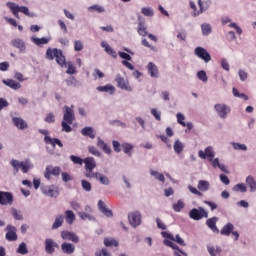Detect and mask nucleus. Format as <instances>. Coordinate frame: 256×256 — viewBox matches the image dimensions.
<instances>
[{
	"mask_svg": "<svg viewBox=\"0 0 256 256\" xmlns=\"http://www.w3.org/2000/svg\"><path fill=\"white\" fill-rule=\"evenodd\" d=\"M73 121H75V111H73V105L71 107L64 106V115L62 125V131L65 133H71L73 128L70 125H73Z\"/></svg>",
	"mask_w": 256,
	"mask_h": 256,
	"instance_id": "obj_1",
	"label": "nucleus"
},
{
	"mask_svg": "<svg viewBox=\"0 0 256 256\" xmlns=\"http://www.w3.org/2000/svg\"><path fill=\"white\" fill-rule=\"evenodd\" d=\"M6 7L10 9L11 13L14 15V17H16V19H19V13H23V15H26V17H30L32 19L33 17H37L35 13L29 11L27 6H19L15 2H6Z\"/></svg>",
	"mask_w": 256,
	"mask_h": 256,
	"instance_id": "obj_2",
	"label": "nucleus"
},
{
	"mask_svg": "<svg viewBox=\"0 0 256 256\" xmlns=\"http://www.w3.org/2000/svg\"><path fill=\"white\" fill-rule=\"evenodd\" d=\"M46 59H49V61L56 59V63L60 65V67L67 66V61L65 60V56L63 55V51L61 49L48 48L46 51Z\"/></svg>",
	"mask_w": 256,
	"mask_h": 256,
	"instance_id": "obj_3",
	"label": "nucleus"
},
{
	"mask_svg": "<svg viewBox=\"0 0 256 256\" xmlns=\"http://www.w3.org/2000/svg\"><path fill=\"white\" fill-rule=\"evenodd\" d=\"M10 165L14 167L16 173H19V169H22V173H29V170L33 169V163L31 160L19 162L18 160H12Z\"/></svg>",
	"mask_w": 256,
	"mask_h": 256,
	"instance_id": "obj_4",
	"label": "nucleus"
},
{
	"mask_svg": "<svg viewBox=\"0 0 256 256\" xmlns=\"http://www.w3.org/2000/svg\"><path fill=\"white\" fill-rule=\"evenodd\" d=\"M189 217L194 221H201V219H207V217H209V213L205 208L199 206L198 208H193L190 210Z\"/></svg>",
	"mask_w": 256,
	"mask_h": 256,
	"instance_id": "obj_5",
	"label": "nucleus"
},
{
	"mask_svg": "<svg viewBox=\"0 0 256 256\" xmlns=\"http://www.w3.org/2000/svg\"><path fill=\"white\" fill-rule=\"evenodd\" d=\"M84 165H85V177H87V179H91L92 175H95V172H93V169H95V167H97V162H95V158L93 157H87L84 158Z\"/></svg>",
	"mask_w": 256,
	"mask_h": 256,
	"instance_id": "obj_6",
	"label": "nucleus"
},
{
	"mask_svg": "<svg viewBox=\"0 0 256 256\" xmlns=\"http://www.w3.org/2000/svg\"><path fill=\"white\" fill-rule=\"evenodd\" d=\"M128 220L132 227H134V228L139 227V225H141V223H142L141 212L134 211V212L129 213Z\"/></svg>",
	"mask_w": 256,
	"mask_h": 256,
	"instance_id": "obj_7",
	"label": "nucleus"
},
{
	"mask_svg": "<svg viewBox=\"0 0 256 256\" xmlns=\"http://www.w3.org/2000/svg\"><path fill=\"white\" fill-rule=\"evenodd\" d=\"M214 109L217 115L220 117V119H227V115L231 113V108L226 104H216L214 106Z\"/></svg>",
	"mask_w": 256,
	"mask_h": 256,
	"instance_id": "obj_8",
	"label": "nucleus"
},
{
	"mask_svg": "<svg viewBox=\"0 0 256 256\" xmlns=\"http://www.w3.org/2000/svg\"><path fill=\"white\" fill-rule=\"evenodd\" d=\"M45 252L47 255H53L55 249H59V244L52 238H46L44 241Z\"/></svg>",
	"mask_w": 256,
	"mask_h": 256,
	"instance_id": "obj_9",
	"label": "nucleus"
},
{
	"mask_svg": "<svg viewBox=\"0 0 256 256\" xmlns=\"http://www.w3.org/2000/svg\"><path fill=\"white\" fill-rule=\"evenodd\" d=\"M194 53L196 56L199 57V59H202V61H204V63H209V61H211V54H209V52L207 51V49L198 46L195 48Z\"/></svg>",
	"mask_w": 256,
	"mask_h": 256,
	"instance_id": "obj_10",
	"label": "nucleus"
},
{
	"mask_svg": "<svg viewBox=\"0 0 256 256\" xmlns=\"http://www.w3.org/2000/svg\"><path fill=\"white\" fill-rule=\"evenodd\" d=\"M6 235L5 239L6 241H17L18 236H17V227L8 224L5 228Z\"/></svg>",
	"mask_w": 256,
	"mask_h": 256,
	"instance_id": "obj_11",
	"label": "nucleus"
},
{
	"mask_svg": "<svg viewBox=\"0 0 256 256\" xmlns=\"http://www.w3.org/2000/svg\"><path fill=\"white\" fill-rule=\"evenodd\" d=\"M41 191L43 195H46L47 197H59V187L55 185L44 186L41 188Z\"/></svg>",
	"mask_w": 256,
	"mask_h": 256,
	"instance_id": "obj_12",
	"label": "nucleus"
},
{
	"mask_svg": "<svg viewBox=\"0 0 256 256\" xmlns=\"http://www.w3.org/2000/svg\"><path fill=\"white\" fill-rule=\"evenodd\" d=\"M11 45L15 49H18L19 53H27V44L21 38H15L11 40Z\"/></svg>",
	"mask_w": 256,
	"mask_h": 256,
	"instance_id": "obj_13",
	"label": "nucleus"
},
{
	"mask_svg": "<svg viewBox=\"0 0 256 256\" xmlns=\"http://www.w3.org/2000/svg\"><path fill=\"white\" fill-rule=\"evenodd\" d=\"M14 201L13 193L0 191V205H11Z\"/></svg>",
	"mask_w": 256,
	"mask_h": 256,
	"instance_id": "obj_14",
	"label": "nucleus"
},
{
	"mask_svg": "<svg viewBox=\"0 0 256 256\" xmlns=\"http://www.w3.org/2000/svg\"><path fill=\"white\" fill-rule=\"evenodd\" d=\"M115 81L119 89H122L123 91H133V88H131L129 82L125 81V78H123L121 74L116 75Z\"/></svg>",
	"mask_w": 256,
	"mask_h": 256,
	"instance_id": "obj_15",
	"label": "nucleus"
},
{
	"mask_svg": "<svg viewBox=\"0 0 256 256\" xmlns=\"http://www.w3.org/2000/svg\"><path fill=\"white\" fill-rule=\"evenodd\" d=\"M61 238L63 241H72V243H79V236L74 232L64 230L61 232Z\"/></svg>",
	"mask_w": 256,
	"mask_h": 256,
	"instance_id": "obj_16",
	"label": "nucleus"
},
{
	"mask_svg": "<svg viewBox=\"0 0 256 256\" xmlns=\"http://www.w3.org/2000/svg\"><path fill=\"white\" fill-rule=\"evenodd\" d=\"M163 244L166 246V247H171V249L174 250V256H187V254L185 252H183V250H181L179 248V246H177V244H175L174 242H171L169 240H164L163 241Z\"/></svg>",
	"mask_w": 256,
	"mask_h": 256,
	"instance_id": "obj_17",
	"label": "nucleus"
},
{
	"mask_svg": "<svg viewBox=\"0 0 256 256\" xmlns=\"http://www.w3.org/2000/svg\"><path fill=\"white\" fill-rule=\"evenodd\" d=\"M91 179H96V181H99L101 185H110L111 180H109V177L105 176V174L95 172L91 175Z\"/></svg>",
	"mask_w": 256,
	"mask_h": 256,
	"instance_id": "obj_18",
	"label": "nucleus"
},
{
	"mask_svg": "<svg viewBox=\"0 0 256 256\" xmlns=\"http://www.w3.org/2000/svg\"><path fill=\"white\" fill-rule=\"evenodd\" d=\"M98 209L100 213L105 215V217H108V218L113 217V210L107 208V205L103 200L98 201Z\"/></svg>",
	"mask_w": 256,
	"mask_h": 256,
	"instance_id": "obj_19",
	"label": "nucleus"
},
{
	"mask_svg": "<svg viewBox=\"0 0 256 256\" xmlns=\"http://www.w3.org/2000/svg\"><path fill=\"white\" fill-rule=\"evenodd\" d=\"M61 251L65 255H73L75 253V245L69 242H64L61 244Z\"/></svg>",
	"mask_w": 256,
	"mask_h": 256,
	"instance_id": "obj_20",
	"label": "nucleus"
},
{
	"mask_svg": "<svg viewBox=\"0 0 256 256\" xmlns=\"http://www.w3.org/2000/svg\"><path fill=\"white\" fill-rule=\"evenodd\" d=\"M217 221H219V218L217 216L206 220L207 227H209V229H211L213 233H219V228H217Z\"/></svg>",
	"mask_w": 256,
	"mask_h": 256,
	"instance_id": "obj_21",
	"label": "nucleus"
},
{
	"mask_svg": "<svg viewBox=\"0 0 256 256\" xmlns=\"http://www.w3.org/2000/svg\"><path fill=\"white\" fill-rule=\"evenodd\" d=\"M148 73L150 74V77H153L154 79H157L159 77V68L155 63L149 62L147 65Z\"/></svg>",
	"mask_w": 256,
	"mask_h": 256,
	"instance_id": "obj_22",
	"label": "nucleus"
},
{
	"mask_svg": "<svg viewBox=\"0 0 256 256\" xmlns=\"http://www.w3.org/2000/svg\"><path fill=\"white\" fill-rule=\"evenodd\" d=\"M12 122L14 123L15 127H17V129H20V131H24V129L29 127L23 118L14 117Z\"/></svg>",
	"mask_w": 256,
	"mask_h": 256,
	"instance_id": "obj_23",
	"label": "nucleus"
},
{
	"mask_svg": "<svg viewBox=\"0 0 256 256\" xmlns=\"http://www.w3.org/2000/svg\"><path fill=\"white\" fill-rule=\"evenodd\" d=\"M198 5H199V10L196 12L194 11L192 13L193 17H198V15H201V13H203L204 11H207V9H209V2H202L201 0H198Z\"/></svg>",
	"mask_w": 256,
	"mask_h": 256,
	"instance_id": "obj_24",
	"label": "nucleus"
},
{
	"mask_svg": "<svg viewBox=\"0 0 256 256\" xmlns=\"http://www.w3.org/2000/svg\"><path fill=\"white\" fill-rule=\"evenodd\" d=\"M2 83L6 85L7 87H10V89H13L14 91L19 90L21 87V83L13 80V79H7V80H2Z\"/></svg>",
	"mask_w": 256,
	"mask_h": 256,
	"instance_id": "obj_25",
	"label": "nucleus"
},
{
	"mask_svg": "<svg viewBox=\"0 0 256 256\" xmlns=\"http://www.w3.org/2000/svg\"><path fill=\"white\" fill-rule=\"evenodd\" d=\"M81 135L84 137H89V139H95V130L91 126H86L81 130Z\"/></svg>",
	"mask_w": 256,
	"mask_h": 256,
	"instance_id": "obj_26",
	"label": "nucleus"
},
{
	"mask_svg": "<svg viewBox=\"0 0 256 256\" xmlns=\"http://www.w3.org/2000/svg\"><path fill=\"white\" fill-rule=\"evenodd\" d=\"M197 189L200 191V193H206L208 189H211V183L207 180H199Z\"/></svg>",
	"mask_w": 256,
	"mask_h": 256,
	"instance_id": "obj_27",
	"label": "nucleus"
},
{
	"mask_svg": "<svg viewBox=\"0 0 256 256\" xmlns=\"http://www.w3.org/2000/svg\"><path fill=\"white\" fill-rule=\"evenodd\" d=\"M44 142L46 145H52V147H55V145H58V147H63V142H61L59 138H51L50 136H46L44 138Z\"/></svg>",
	"mask_w": 256,
	"mask_h": 256,
	"instance_id": "obj_28",
	"label": "nucleus"
},
{
	"mask_svg": "<svg viewBox=\"0 0 256 256\" xmlns=\"http://www.w3.org/2000/svg\"><path fill=\"white\" fill-rule=\"evenodd\" d=\"M30 41L32 43H34V45H37L38 47H41V45H47V43H49V41H51V39L49 38H37L35 36L30 37Z\"/></svg>",
	"mask_w": 256,
	"mask_h": 256,
	"instance_id": "obj_29",
	"label": "nucleus"
},
{
	"mask_svg": "<svg viewBox=\"0 0 256 256\" xmlns=\"http://www.w3.org/2000/svg\"><path fill=\"white\" fill-rule=\"evenodd\" d=\"M138 34L141 35V37H147V27H145V22L141 20V16L138 17Z\"/></svg>",
	"mask_w": 256,
	"mask_h": 256,
	"instance_id": "obj_30",
	"label": "nucleus"
},
{
	"mask_svg": "<svg viewBox=\"0 0 256 256\" xmlns=\"http://www.w3.org/2000/svg\"><path fill=\"white\" fill-rule=\"evenodd\" d=\"M97 91L100 93H110V95H113L115 93V86L111 84H107L105 86H98Z\"/></svg>",
	"mask_w": 256,
	"mask_h": 256,
	"instance_id": "obj_31",
	"label": "nucleus"
},
{
	"mask_svg": "<svg viewBox=\"0 0 256 256\" xmlns=\"http://www.w3.org/2000/svg\"><path fill=\"white\" fill-rule=\"evenodd\" d=\"M121 147L125 155H128V157H133V153H131V151H133L134 148L133 144L129 142H124L121 144Z\"/></svg>",
	"mask_w": 256,
	"mask_h": 256,
	"instance_id": "obj_32",
	"label": "nucleus"
},
{
	"mask_svg": "<svg viewBox=\"0 0 256 256\" xmlns=\"http://www.w3.org/2000/svg\"><path fill=\"white\" fill-rule=\"evenodd\" d=\"M233 229H235V226H233L232 223H227L226 225L223 226L220 233L221 235H225L226 237H229V235L233 233Z\"/></svg>",
	"mask_w": 256,
	"mask_h": 256,
	"instance_id": "obj_33",
	"label": "nucleus"
},
{
	"mask_svg": "<svg viewBox=\"0 0 256 256\" xmlns=\"http://www.w3.org/2000/svg\"><path fill=\"white\" fill-rule=\"evenodd\" d=\"M65 221L68 223V225H73L75 222V213H73L72 210L65 211Z\"/></svg>",
	"mask_w": 256,
	"mask_h": 256,
	"instance_id": "obj_34",
	"label": "nucleus"
},
{
	"mask_svg": "<svg viewBox=\"0 0 256 256\" xmlns=\"http://www.w3.org/2000/svg\"><path fill=\"white\" fill-rule=\"evenodd\" d=\"M246 185H248V187H250L251 193H255V191H256V181H255V178H253V176H248L246 178Z\"/></svg>",
	"mask_w": 256,
	"mask_h": 256,
	"instance_id": "obj_35",
	"label": "nucleus"
},
{
	"mask_svg": "<svg viewBox=\"0 0 256 256\" xmlns=\"http://www.w3.org/2000/svg\"><path fill=\"white\" fill-rule=\"evenodd\" d=\"M201 31H202V35H204L205 37H207L208 35H211V32L213 31V28L211 27L210 24L208 23H203L201 25Z\"/></svg>",
	"mask_w": 256,
	"mask_h": 256,
	"instance_id": "obj_36",
	"label": "nucleus"
},
{
	"mask_svg": "<svg viewBox=\"0 0 256 256\" xmlns=\"http://www.w3.org/2000/svg\"><path fill=\"white\" fill-rule=\"evenodd\" d=\"M16 253H19V255H27V253H29L27 244L25 242L20 243L16 250Z\"/></svg>",
	"mask_w": 256,
	"mask_h": 256,
	"instance_id": "obj_37",
	"label": "nucleus"
},
{
	"mask_svg": "<svg viewBox=\"0 0 256 256\" xmlns=\"http://www.w3.org/2000/svg\"><path fill=\"white\" fill-rule=\"evenodd\" d=\"M105 247H119V242L113 238H104Z\"/></svg>",
	"mask_w": 256,
	"mask_h": 256,
	"instance_id": "obj_38",
	"label": "nucleus"
},
{
	"mask_svg": "<svg viewBox=\"0 0 256 256\" xmlns=\"http://www.w3.org/2000/svg\"><path fill=\"white\" fill-rule=\"evenodd\" d=\"M232 191H235V193H247V186L243 183L236 184Z\"/></svg>",
	"mask_w": 256,
	"mask_h": 256,
	"instance_id": "obj_39",
	"label": "nucleus"
},
{
	"mask_svg": "<svg viewBox=\"0 0 256 256\" xmlns=\"http://www.w3.org/2000/svg\"><path fill=\"white\" fill-rule=\"evenodd\" d=\"M172 208L176 213H181V210L185 209V203L183 200H178L177 203L173 204Z\"/></svg>",
	"mask_w": 256,
	"mask_h": 256,
	"instance_id": "obj_40",
	"label": "nucleus"
},
{
	"mask_svg": "<svg viewBox=\"0 0 256 256\" xmlns=\"http://www.w3.org/2000/svg\"><path fill=\"white\" fill-rule=\"evenodd\" d=\"M208 253L211 256H219L221 255V249L215 246H208L207 247Z\"/></svg>",
	"mask_w": 256,
	"mask_h": 256,
	"instance_id": "obj_41",
	"label": "nucleus"
},
{
	"mask_svg": "<svg viewBox=\"0 0 256 256\" xmlns=\"http://www.w3.org/2000/svg\"><path fill=\"white\" fill-rule=\"evenodd\" d=\"M204 153H206L208 161H213V159L215 158V152L213 151V147L211 146L206 147Z\"/></svg>",
	"mask_w": 256,
	"mask_h": 256,
	"instance_id": "obj_42",
	"label": "nucleus"
},
{
	"mask_svg": "<svg viewBox=\"0 0 256 256\" xmlns=\"http://www.w3.org/2000/svg\"><path fill=\"white\" fill-rule=\"evenodd\" d=\"M78 216L82 221H95V217L87 212H78Z\"/></svg>",
	"mask_w": 256,
	"mask_h": 256,
	"instance_id": "obj_43",
	"label": "nucleus"
},
{
	"mask_svg": "<svg viewBox=\"0 0 256 256\" xmlns=\"http://www.w3.org/2000/svg\"><path fill=\"white\" fill-rule=\"evenodd\" d=\"M64 218L63 215H59L55 218V221L52 225V229H59L63 225Z\"/></svg>",
	"mask_w": 256,
	"mask_h": 256,
	"instance_id": "obj_44",
	"label": "nucleus"
},
{
	"mask_svg": "<svg viewBox=\"0 0 256 256\" xmlns=\"http://www.w3.org/2000/svg\"><path fill=\"white\" fill-rule=\"evenodd\" d=\"M11 215L16 221H23V214L16 208L11 209Z\"/></svg>",
	"mask_w": 256,
	"mask_h": 256,
	"instance_id": "obj_45",
	"label": "nucleus"
},
{
	"mask_svg": "<svg viewBox=\"0 0 256 256\" xmlns=\"http://www.w3.org/2000/svg\"><path fill=\"white\" fill-rule=\"evenodd\" d=\"M231 145L235 151H247V145L241 144L239 142H232Z\"/></svg>",
	"mask_w": 256,
	"mask_h": 256,
	"instance_id": "obj_46",
	"label": "nucleus"
},
{
	"mask_svg": "<svg viewBox=\"0 0 256 256\" xmlns=\"http://www.w3.org/2000/svg\"><path fill=\"white\" fill-rule=\"evenodd\" d=\"M183 143L179 140H176L175 143H174V151L175 153H177L178 155L183 153Z\"/></svg>",
	"mask_w": 256,
	"mask_h": 256,
	"instance_id": "obj_47",
	"label": "nucleus"
},
{
	"mask_svg": "<svg viewBox=\"0 0 256 256\" xmlns=\"http://www.w3.org/2000/svg\"><path fill=\"white\" fill-rule=\"evenodd\" d=\"M150 174L152 175V177H155V179H157L158 181H161V183H165V176L155 170H151Z\"/></svg>",
	"mask_w": 256,
	"mask_h": 256,
	"instance_id": "obj_48",
	"label": "nucleus"
},
{
	"mask_svg": "<svg viewBox=\"0 0 256 256\" xmlns=\"http://www.w3.org/2000/svg\"><path fill=\"white\" fill-rule=\"evenodd\" d=\"M70 161H72V163H74V165H83L84 159H82L81 157L76 156V155H71Z\"/></svg>",
	"mask_w": 256,
	"mask_h": 256,
	"instance_id": "obj_49",
	"label": "nucleus"
},
{
	"mask_svg": "<svg viewBox=\"0 0 256 256\" xmlns=\"http://www.w3.org/2000/svg\"><path fill=\"white\" fill-rule=\"evenodd\" d=\"M197 77L200 81H203V83H207V72L205 70H200L197 72Z\"/></svg>",
	"mask_w": 256,
	"mask_h": 256,
	"instance_id": "obj_50",
	"label": "nucleus"
},
{
	"mask_svg": "<svg viewBox=\"0 0 256 256\" xmlns=\"http://www.w3.org/2000/svg\"><path fill=\"white\" fill-rule=\"evenodd\" d=\"M66 73L68 75H75V73H77V68L73 65V62H68V69Z\"/></svg>",
	"mask_w": 256,
	"mask_h": 256,
	"instance_id": "obj_51",
	"label": "nucleus"
},
{
	"mask_svg": "<svg viewBox=\"0 0 256 256\" xmlns=\"http://www.w3.org/2000/svg\"><path fill=\"white\" fill-rule=\"evenodd\" d=\"M82 189L89 193L92 189V186L89 181L87 180H81Z\"/></svg>",
	"mask_w": 256,
	"mask_h": 256,
	"instance_id": "obj_52",
	"label": "nucleus"
},
{
	"mask_svg": "<svg viewBox=\"0 0 256 256\" xmlns=\"http://www.w3.org/2000/svg\"><path fill=\"white\" fill-rule=\"evenodd\" d=\"M141 13L145 15V17H153L154 12L153 9L149 8V7H143L141 9Z\"/></svg>",
	"mask_w": 256,
	"mask_h": 256,
	"instance_id": "obj_53",
	"label": "nucleus"
},
{
	"mask_svg": "<svg viewBox=\"0 0 256 256\" xmlns=\"http://www.w3.org/2000/svg\"><path fill=\"white\" fill-rule=\"evenodd\" d=\"M173 241L175 243H177L178 245H181V247H185V240H183V238H181V236L179 234H177L173 240H171V243H173Z\"/></svg>",
	"mask_w": 256,
	"mask_h": 256,
	"instance_id": "obj_54",
	"label": "nucleus"
},
{
	"mask_svg": "<svg viewBox=\"0 0 256 256\" xmlns=\"http://www.w3.org/2000/svg\"><path fill=\"white\" fill-rule=\"evenodd\" d=\"M188 191L193 193V195H197L198 197H203V192L197 190V188L193 187L192 185H188Z\"/></svg>",
	"mask_w": 256,
	"mask_h": 256,
	"instance_id": "obj_55",
	"label": "nucleus"
},
{
	"mask_svg": "<svg viewBox=\"0 0 256 256\" xmlns=\"http://www.w3.org/2000/svg\"><path fill=\"white\" fill-rule=\"evenodd\" d=\"M161 235L164 238V241H172L175 239V236H173V234H171L167 231H162Z\"/></svg>",
	"mask_w": 256,
	"mask_h": 256,
	"instance_id": "obj_56",
	"label": "nucleus"
},
{
	"mask_svg": "<svg viewBox=\"0 0 256 256\" xmlns=\"http://www.w3.org/2000/svg\"><path fill=\"white\" fill-rule=\"evenodd\" d=\"M88 151L91 155H95V157H101L100 151L95 146H89Z\"/></svg>",
	"mask_w": 256,
	"mask_h": 256,
	"instance_id": "obj_57",
	"label": "nucleus"
},
{
	"mask_svg": "<svg viewBox=\"0 0 256 256\" xmlns=\"http://www.w3.org/2000/svg\"><path fill=\"white\" fill-rule=\"evenodd\" d=\"M151 115H153L156 121H161V111H158L157 108L151 109Z\"/></svg>",
	"mask_w": 256,
	"mask_h": 256,
	"instance_id": "obj_58",
	"label": "nucleus"
},
{
	"mask_svg": "<svg viewBox=\"0 0 256 256\" xmlns=\"http://www.w3.org/2000/svg\"><path fill=\"white\" fill-rule=\"evenodd\" d=\"M112 146H113V149L115 151V153H121V143H119V141L117 140H113L112 141Z\"/></svg>",
	"mask_w": 256,
	"mask_h": 256,
	"instance_id": "obj_59",
	"label": "nucleus"
},
{
	"mask_svg": "<svg viewBox=\"0 0 256 256\" xmlns=\"http://www.w3.org/2000/svg\"><path fill=\"white\" fill-rule=\"evenodd\" d=\"M66 85H68V87H75L77 85V79L73 76L69 77L66 79Z\"/></svg>",
	"mask_w": 256,
	"mask_h": 256,
	"instance_id": "obj_60",
	"label": "nucleus"
},
{
	"mask_svg": "<svg viewBox=\"0 0 256 256\" xmlns=\"http://www.w3.org/2000/svg\"><path fill=\"white\" fill-rule=\"evenodd\" d=\"M50 172L52 173V175H54V177H59V175H61V167L59 166H55L50 168Z\"/></svg>",
	"mask_w": 256,
	"mask_h": 256,
	"instance_id": "obj_61",
	"label": "nucleus"
},
{
	"mask_svg": "<svg viewBox=\"0 0 256 256\" xmlns=\"http://www.w3.org/2000/svg\"><path fill=\"white\" fill-rule=\"evenodd\" d=\"M70 206L72 207V209L74 211H80V209H81V204H79V202H77V200L70 201Z\"/></svg>",
	"mask_w": 256,
	"mask_h": 256,
	"instance_id": "obj_62",
	"label": "nucleus"
},
{
	"mask_svg": "<svg viewBox=\"0 0 256 256\" xmlns=\"http://www.w3.org/2000/svg\"><path fill=\"white\" fill-rule=\"evenodd\" d=\"M74 51H83V42L76 40L74 42Z\"/></svg>",
	"mask_w": 256,
	"mask_h": 256,
	"instance_id": "obj_63",
	"label": "nucleus"
},
{
	"mask_svg": "<svg viewBox=\"0 0 256 256\" xmlns=\"http://www.w3.org/2000/svg\"><path fill=\"white\" fill-rule=\"evenodd\" d=\"M46 123H55V114L49 113L47 114L46 118L44 119Z\"/></svg>",
	"mask_w": 256,
	"mask_h": 256,
	"instance_id": "obj_64",
	"label": "nucleus"
}]
</instances>
